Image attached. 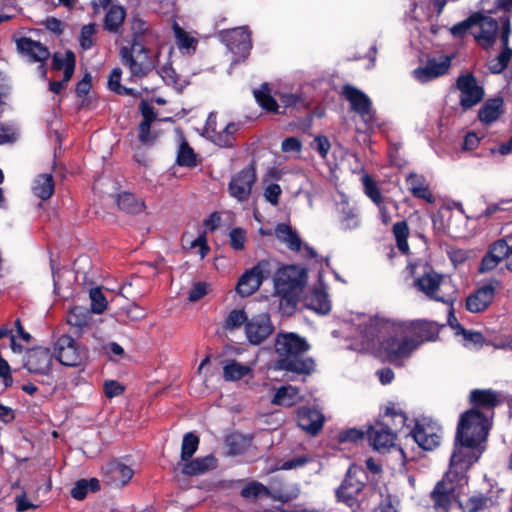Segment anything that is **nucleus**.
<instances>
[{
  "instance_id": "1",
  "label": "nucleus",
  "mask_w": 512,
  "mask_h": 512,
  "mask_svg": "<svg viewBox=\"0 0 512 512\" xmlns=\"http://www.w3.org/2000/svg\"><path fill=\"white\" fill-rule=\"evenodd\" d=\"M354 340L353 348L368 352L389 362L407 358L420 342L410 334L405 321L360 314L346 323Z\"/></svg>"
},
{
  "instance_id": "2",
  "label": "nucleus",
  "mask_w": 512,
  "mask_h": 512,
  "mask_svg": "<svg viewBox=\"0 0 512 512\" xmlns=\"http://www.w3.org/2000/svg\"><path fill=\"white\" fill-rule=\"evenodd\" d=\"M489 430V419L476 409H470L460 416L454 451L450 457L454 467L462 465L470 468L478 461L485 450Z\"/></svg>"
},
{
  "instance_id": "3",
  "label": "nucleus",
  "mask_w": 512,
  "mask_h": 512,
  "mask_svg": "<svg viewBox=\"0 0 512 512\" xmlns=\"http://www.w3.org/2000/svg\"><path fill=\"white\" fill-rule=\"evenodd\" d=\"M308 344L304 338L295 333H280L275 340V351L279 356L274 368L299 374L310 373L314 362L312 359L303 358L308 350Z\"/></svg>"
},
{
  "instance_id": "4",
  "label": "nucleus",
  "mask_w": 512,
  "mask_h": 512,
  "mask_svg": "<svg viewBox=\"0 0 512 512\" xmlns=\"http://www.w3.org/2000/svg\"><path fill=\"white\" fill-rule=\"evenodd\" d=\"M469 469L462 465L454 467L450 460L449 470L431 492L434 509L437 512H449L452 503L457 501L468 484L467 472Z\"/></svg>"
},
{
  "instance_id": "5",
  "label": "nucleus",
  "mask_w": 512,
  "mask_h": 512,
  "mask_svg": "<svg viewBox=\"0 0 512 512\" xmlns=\"http://www.w3.org/2000/svg\"><path fill=\"white\" fill-rule=\"evenodd\" d=\"M408 269L413 277V286L431 300L450 303L452 297L446 292L452 289L450 282L425 263L409 264Z\"/></svg>"
},
{
  "instance_id": "6",
  "label": "nucleus",
  "mask_w": 512,
  "mask_h": 512,
  "mask_svg": "<svg viewBox=\"0 0 512 512\" xmlns=\"http://www.w3.org/2000/svg\"><path fill=\"white\" fill-rule=\"evenodd\" d=\"M122 65L130 72L131 79L147 76L158 63V52L152 53L143 43L129 42L119 49Z\"/></svg>"
},
{
  "instance_id": "7",
  "label": "nucleus",
  "mask_w": 512,
  "mask_h": 512,
  "mask_svg": "<svg viewBox=\"0 0 512 512\" xmlns=\"http://www.w3.org/2000/svg\"><path fill=\"white\" fill-rule=\"evenodd\" d=\"M504 263L505 268L512 272V234H506L502 238L492 242L479 264V272H491Z\"/></svg>"
},
{
  "instance_id": "8",
  "label": "nucleus",
  "mask_w": 512,
  "mask_h": 512,
  "mask_svg": "<svg viewBox=\"0 0 512 512\" xmlns=\"http://www.w3.org/2000/svg\"><path fill=\"white\" fill-rule=\"evenodd\" d=\"M275 268V262L271 259L260 260L252 268L247 269L238 279L236 291L241 297L254 294L268 279Z\"/></svg>"
},
{
  "instance_id": "9",
  "label": "nucleus",
  "mask_w": 512,
  "mask_h": 512,
  "mask_svg": "<svg viewBox=\"0 0 512 512\" xmlns=\"http://www.w3.org/2000/svg\"><path fill=\"white\" fill-rule=\"evenodd\" d=\"M53 354L60 364L67 367H80L88 358L85 347L69 335H61L53 346Z\"/></svg>"
},
{
  "instance_id": "10",
  "label": "nucleus",
  "mask_w": 512,
  "mask_h": 512,
  "mask_svg": "<svg viewBox=\"0 0 512 512\" xmlns=\"http://www.w3.org/2000/svg\"><path fill=\"white\" fill-rule=\"evenodd\" d=\"M474 16L477 18L474 22L473 38L479 46L489 49L494 45L497 36H500L502 20L506 17L498 21L487 12H474Z\"/></svg>"
},
{
  "instance_id": "11",
  "label": "nucleus",
  "mask_w": 512,
  "mask_h": 512,
  "mask_svg": "<svg viewBox=\"0 0 512 512\" xmlns=\"http://www.w3.org/2000/svg\"><path fill=\"white\" fill-rule=\"evenodd\" d=\"M364 470L356 465H351L341 486L336 490L339 501L349 507H354L358 497L365 487Z\"/></svg>"
},
{
  "instance_id": "12",
  "label": "nucleus",
  "mask_w": 512,
  "mask_h": 512,
  "mask_svg": "<svg viewBox=\"0 0 512 512\" xmlns=\"http://www.w3.org/2000/svg\"><path fill=\"white\" fill-rule=\"evenodd\" d=\"M220 40L237 58L233 63L240 59H245L252 48L251 34L247 27H238L224 30L219 33Z\"/></svg>"
},
{
  "instance_id": "13",
  "label": "nucleus",
  "mask_w": 512,
  "mask_h": 512,
  "mask_svg": "<svg viewBox=\"0 0 512 512\" xmlns=\"http://www.w3.org/2000/svg\"><path fill=\"white\" fill-rule=\"evenodd\" d=\"M306 279L305 269L296 265L283 266L277 270L274 277L275 293L301 291Z\"/></svg>"
},
{
  "instance_id": "14",
  "label": "nucleus",
  "mask_w": 512,
  "mask_h": 512,
  "mask_svg": "<svg viewBox=\"0 0 512 512\" xmlns=\"http://www.w3.org/2000/svg\"><path fill=\"white\" fill-rule=\"evenodd\" d=\"M452 56L440 55L428 58L427 61L415 68L411 75L419 83L433 81L448 73L451 66Z\"/></svg>"
},
{
  "instance_id": "15",
  "label": "nucleus",
  "mask_w": 512,
  "mask_h": 512,
  "mask_svg": "<svg viewBox=\"0 0 512 512\" xmlns=\"http://www.w3.org/2000/svg\"><path fill=\"white\" fill-rule=\"evenodd\" d=\"M342 95L350 103L352 111L357 113L365 124L371 125L374 122L375 111L372 102L363 91L351 85H344Z\"/></svg>"
},
{
  "instance_id": "16",
  "label": "nucleus",
  "mask_w": 512,
  "mask_h": 512,
  "mask_svg": "<svg viewBox=\"0 0 512 512\" xmlns=\"http://www.w3.org/2000/svg\"><path fill=\"white\" fill-rule=\"evenodd\" d=\"M256 181V171L252 164L235 174L228 185L229 194L239 202L249 199Z\"/></svg>"
},
{
  "instance_id": "17",
  "label": "nucleus",
  "mask_w": 512,
  "mask_h": 512,
  "mask_svg": "<svg viewBox=\"0 0 512 512\" xmlns=\"http://www.w3.org/2000/svg\"><path fill=\"white\" fill-rule=\"evenodd\" d=\"M245 336L251 345H259L264 342L274 331L268 313H260L251 317L244 326Z\"/></svg>"
},
{
  "instance_id": "18",
  "label": "nucleus",
  "mask_w": 512,
  "mask_h": 512,
  "mask_svg": "<svg viewBox=\"0 0 512 512\" xmlns=\"http://www.w3.org/2000/svg\"><path fill=\"white\" fill-rule=\"evenodd\" d=\"M456 84L460 92V105L464 110L477 105L483 99L484 90L472 74L460 75Z\"/></svg>"
},
{
  "instance_id": "19",
  "label": "nucleus",
  "mask_w": 512,
  "mask_h": 512,
  "mask_svg": "<svg viewBox=\"0 0 512 512\" xmlns=\"http://www.w3.org/2000/svg\"><path fill=\"white\" fill-rule=\"evenodd\" d=\"M17 49L28 61L40 63L38 72L42 78H45L47 69L44 63L50 57L48 48L40 42L24 37L17 41Z\"/></svg>"
},
{
  "instance_id": "20",
  "label": "nucleus",
  "mask_w": 512,
  "mask_h": 512,
  "mask_svg": "<svg viewBox=\"0 0 512 512\" xmlns=\"http://www.w3.org/2000/svg\"><path fill=\"white\" fill-rule=\"evenodd\" d=\"M412 437L422 449L432 450L440 443L441 427L433 421L424 419L416 423Z\"/></svg>"
},
{
  "instance_id": "21",
  "label": "nucleus",
  "mask_w": 512,
  "mask_h": 512,
  "mask_svg": "<svg viewBox=\"0 0 512 512\" xmlns=\"http://www.w3.org/2000/svg\"><path fill=\"white\" fill-rule=\"evenodd\" d=\"M24 367L33 374L49 375L53 367V355L48 348L32 349L26 355Z\"/></svg>"
},
{
  "instance_id": "22",
  "label": "nucleus",
  "mask_w": 512,
  "mask_h": 512,
  "mask_svg": "<svg viewBox=\"0 0 512 512\" xmlns=\"http://www.w3.org/2000/svg\"><path fill=\"white\" fill-rule=\"evenodd\" d=\"M498 285L499 282L494 280L478 288L473 294L467 297V309L472 313L484 311L492 303Z\"/></svg>"
},
{
  "instance_id": "23",
  "label": "nucleus",
  "mask_w": 512,
  "mask_h": 512,
  "mask_svg": "<svg viewBox=\"0 0 512 512\" xmlns=\"http://www.w3.org/2000/svg\"><path fill=\"white\" fill-rule=\"evenodd\" d=\"M367 435L373 448L379 452L389 451L395 446L396 435L386 424L376 423L368 429Z\"/></svg>"
},
{
  "instance_id": "24",
  "label": "nucleus",
  "mask_w": 512,
  "mask_h": 512,
  "mask_svg": "<svg viewBox=\"0 0 512 512\" xmlns=\"http://www.w3.org/2000/svg\"><path fill=\"white\" fill-rule=\"evenodd\" d=\"M298 426L311 436L317 435L324 424V415L317 409L301 407L297 410Z\"/></svg>"
},
{
  "instance_id": "25",
  "label": "nucleus",
  "mask_w": 512,
  "mask_h": 512,
  "mask_svg": "<svg viewBox=\"0 0 512 512\" xmlns=\"http://www.w3.org/2000/svg\"><path fill=\"white\" fill-rule=\"evenodd\" d=\"M299 494V489L297 487H294L289 492L281 493V492H273L271 493L267 487H265L263 484L252 481L248 483L242 490L241 495L244 498L247 499H254L259 496L265 495L270 496L274 500H279L282 502L290 501L294 498H296Z\"/></svg>"
},
{
  "instance_id": "26",
  "label": "nucleus",
  "mask_w": 512,
  "mask_h": 512,
  "mask_svg": "<svg viewBox=\"0 0 512 512\" xmlns=\"http://www.w3.org/2000/svg\"><path fill=\"white\" fill-rule=\"evenodd\" d=\"M172 30L176 46L180 53L189 56L193 55L196 52L199 43L197 33L193 31H186L177 22L173 23Z\"/></svg>"
},
{
  "instance_id": "27",
  "label": "nucleus",
  "mask_w": 512,
  "mask_h": 512,
  "mask_svg": "<svg viewBox=\"0 0 512 512\" xmlns=\"http://www.w3.org/2000/svg\"><path fill=\"white\" fill-rule=\"evenodd\" d=\"M223 379L226 382H236L246 377L252 378L254 364H243L235 359H227L222 362Z\"/></svg>"
},
{
  "instance_id": "28",
  "label": "nucleus",
  "mask_w": 512,
  "mask_h": 512,
  "mask_svg": "<svg viewBox=\"0 0 512 512\" xmlns=\"http://www.w3.org/2000/svg\"><path fill=\"white\" fill-rule=\"evenodd\" d=\"M405 180L409 192L414 197L423 199L430 204L435 202V197L430 191L429 183L424 175L411 172Z\"/></svg>"
},
{
  "instance_id": "29",
  "label": "nucleus",
  "mask_w": 512,
  "mask_h": 512,
  "mask_svg": "<svg viewBox=\"0 0 512 512\" xmlns=\"http://www.w3.org/2000/svg\"><path fill=\"white\" fill-rule=\"evenodd\" d=\"M183 462L184 463L179 466L181 473L186 476H198L216 468V459L212 455Z\"/></svg>"
},
{
  "instance_id": "30",
  "label": "nucleus",
  "mask_w": 512,
  "mask_h": 512,
  "mask_svg": "<svg viewBox=\"0 0 512 512\" xmlns=\"http://www.w3.org/2000/svg\"><path fill=\"white\" fill-rule=\"evenodd\" d=\"M411 328L410 334L421 343L424 341H434L439 333V326L434 322L411 321L406 322Z\"/></svg>"
},
{
  "instance_id": "31",
  "label": "nucleus",
  "mask_w": 512,
  "mask_h": 512,
  "mask_svg": "<svg viewBox=\"0 0 512 512\" xmlns=\"http://www.w3.org/2000/svg\"><path fill=\"white\" fill-rule=\"evenodd\" d=\"M125 18V8L121 5H112L104 17L103 27L110 33L119 34Z\"/></svg>"
},
{
  "instance_id": "32",
  "label": "nucleus",
  "mask_w": 512,
  "mask_h": 512,
  "mask_svg": "<svg viewBox=\"0 0 512 512\" xmlns=\"http://www.w3.org/2000/svg\"><path fill=\"white\" fill-rule=\"evenodd\" d=\"M339 223L343 230H352L360 225L357 210L351 206L346 199L339 203Z\"/></svg>"
},
{
  "instance_id": "33",
  "label": "nucleus",
  "mask_w": 512,
  "mask_h": 512,
  "mask_svg": "<svg viewBox=\"0 0 512 512\" xmlns=\"http://www.w3.org/2000/svg\"><path fill=\"white\" fill-rule=\"evenodd\" d=\"M503 113V100L500 98L490 99L485 102L479 110V120L484 124L495 122Z\"/></svg>"
},
{
  "instance_id": "34",
  "label": "nucleus",
  "mask_w": 512,
  "mask_h": 512,
  "mask_svg": "<svg viewBox=\"0 0 512 512\" xmlns=\"http://www.w3.org/2000/svg\"><path fill=\"white\" fill-rule=\"evenodd\" d=\"M470 401L476 407L494 408L500 403V395L490 389H476L471 391Z\"/></svg>"
},
{
  "instance_id": "35",
  "label": "nucleus",
  "mask_w": 512,
  "mask_h": 512,
  "mask_svg": "<svg viewBox=\"0 0 512 512\" xmlns=\"http://www.w3.org/2000/svg\"><path fill=\"white\" fill-rule=\"evenodd\" d=\"M302 399L300 395V391L297 387L287 385L280 387L273 399L272 403L275 405H281V406H292L298 403Z\"/></svg>"
},
{
  "instance_id": "36",
  "label": "nucleus",
  "mask_w": 512,
  "mask_h": 512,
  "mask_svg": "<svg viewBox=\"0 0 512 512\" xmlns=\"http://www.w3.org/2000/svg\"><path fill=\"white\" fill-rule=\"evenodd\" d=\"M276 238L285 243L290 250L299 251L301 248V240L289 225L281 223L275 228Z\"/></svg>"
},
{
  "instance_id": "37",
  "label": "nucleus",
  "mask_w": 512,
  "mask_h": 512,
  "mask_svg": "<svg viewBox=\"0 0 512 512\" xmlns=\"http://www.w3.org/2000/svg\"><path fill=\"white\" fill-rule=\"evenodd\" d=\"M307 307L325 315L331 310V303L328 294L323 289H315L307 299Z\"/></svg>"
},
{
  "instance_id": "38",
  "label": "nucleus",
  "mask_w": 512,
  "mask_h": 512,
  "mask_svg": "<svg viewBox=\"0 0 512 512\" xmlns=\"http://www.w3.org/2000/svg\"><path fill=\"white\" fill-rule=\"evenodd\" d=\"M32 191L35 196L42 200L51 197L54 192V181L51 174H41L37 176L32 185Z\"/></svg>"
},
{
  "instance_id": "39",
  "label": "nucleus",
  "mask_w": 512,
  "mask_h": 512,
  "mask_svg": "<svg viewBox=\"0 0 512 512\" xmlns=\"http://www.w3.org/2000/svg\"><path fill=\"white\" fill-rule=\"evenodd\" d=\"M117 204L121 210L132 214L140 213L145 209L143 200L129 192L119 194Z\"/></svg>"
},
{
  "instance_id": "40",
  "label": "nucleus",
  "mask_w": 512,
  "mask_h": 512,
  "mask_svg": "<svg viewBox=\"0 0 512 512\" xmlns=\"http://www.w3.org/2000/svg\"><path fill=\"white\" fill-rule=\"evenodd\" d=\"M254 97L257 103L269 112H279V105L274 97L271 96V91L267 83L260 86L259 89L254 90Z\"/></svg>"
},
{
  "instance_id": "41",
  "label": "nucleus",
  "mask_w": 512,
  "mask_h": 512,
  "mask_svg": "<svg viewBox=\"0 0 512 512\" xmlns=\"http://www.w3.org/2000/svg\"><path fill=\"white\" fill-rule=\"evenodd\" d=\"M100 489L99 480L91 478L89 480H78L71 489V496L76 500H82L86 497L89 491L95 492Z\"/></svg>"
},
{
  "instance_id": "42",
  "label": "nucleus",
  "mask_w": 512,
  "mask_h": 512,
  "mask_svg": "<svg viewBox=\"0 0 512 512\" xmlns=\"http://www.w3.org/2000/svg\"><path fill=\"white\" fill-rule=\"evenodd\" d=\"M497 503V500L492 496L483 494L470 497L464 504L463 509L465 512H479Z\"/></svg>"
},
{
  "instance_id": "43",
  "label": "nucleus",
  "mask_w": 512,
  "mask_h": 512,
  "mask_svg": "<svg viewBox=\"0 0 512 512\" xmlns=\"http://www.w3.org/2000/svg\"><path fill=\"white\" fill-rule=\"evenodd\" d=\"M510 34H511L510 20H509V18H505L502 20V27H501V32H500L502 51L497 57L501 61H503V63H505L507 65L512 56V49L508 46Z\"/></svg>"
},
{
  "instance_id": "44",
  "label": "nucleus",
  "mask_w": 512,
  "mask_h": 512,
  "mask_svg": "<svg viewBox=\"0 0 512 512\" xmlns=\"http://www.w3.org/2000/svg\"><path fill=\"white\" fill-rule=\"evenodd\" d=\"M109 472L112 480L120 485L127 484L133 476V470L120 462H112L109 464Z\"/></svg>"
},
{
  "instance_id": "45",
  "label": "nucleus",
  "mask_w": 512,
  "mask_h": 512,
  "mask_svg": "<svg viewBox=\"0 0 512 512\" xmlns=\"http://www.w3.org/2000/svg\"><path fill=\"white\" fill-rule=\"evenodd\" d=\"M90 312L87 308L75 306L67 314V322L74 327L83 328L89 324Z\"/></svg>"
},
{
  "instance_id": "46",
  "label": "nucleus",
  "mask_w": 512,
  "mask_h": 512,
  "mask_svg": "<svg viewBox=\"0 0 512 512\" xmlns=\"http://www.w3.org/2000/svg\"><path fill=\"white\" fill-rule=\"evenodd\" d=\"M238 130V125L235 123L227 124L220 132H215L211 138L212 141L218 146L227 147L233 142V135Z\"/></svg>"
},
{
  "instance_id": "47",
  "label": "nucleus",
  "mask_w": 512,
  "mask_h": 512,
  "mask_svg": "<svg viewBox=\"0 0 512 512\" xmlns=\"http://www.w3.org/2000/svg\"><path fill=\"white\" fill-rule=\"evenodd\" d=\"M393 233L396 239L398 249L406 254L409 251L407 238L409 235L408 225L405 221L397 222L393 227Z\"/></svg>"
},
{
  "instance_id": "48",
  "label": "nucleus",
  "mask_w": 512,
  "mask_h": 512,
  "mask_svg": "<svg viewBox=\"0 0 512 512\" xmlns=\"http://www.w3.org/2000/svg\"><path fill=\"white\" fill-rule=\"evenodd\" d=\"M476 18L477 16H474V13H472L467 19L453 25L450 28L451 35L458 39L465 37L468 33L473 36L474 22Z\"/></svg>"
},
{
  "instance_id": "49",
  "label": "nucleus",
  "mask_w": 512,
  "mask_h": 512,
  "mask_svg": "<svg viewBox=\"0 0 512 512\" xmlns=\"http://www.w3.org/2000/svg\"><path fill=\"white\" fill-rule=\"evenodd\" d=\"M199 445V438L193 433H187L183 437L181 446V460H190L194 453L197 451Z\"/></svg>"
},
{
  "instance_id": "50",
  "label": "nucleus",
  "mask_w": 512,
  "mask_h": 512,
  "mask_svg": "<svg viewBox=\"0 0 512 512\" xmlns=\"http://www.w3.org/2000/svg\"><path fill=\"white\" fill-rule=\"evenodd\" d=\"M249 319L244 309H233L231 310L224 322V328L227 330H235L245 325Z\"/></svg>"
},
{
  "instance_id": "51",
  "label": "nucleus",
  "mask_w": 512,
  "mask_h": 512,
  "mask_svg": "<svg viewBox=\"0 0 512 512\" xmlns=\"http://www.w3.org/2000/svg\"><path fill=\"white\" fill-rule=\"evenodd\" d=\"M159 76L163 81L169 85L180 89L183 87L184 81L181 80L180 76L175 72L174 68L170 64H164L158 69Z\"/></svg>"
},
{
  "instance_id": "52",
  "label": "nucleus",
  "mask_w": 512,
  "mask_h": 512,
  "mask_svg": "<svg viewBox=\"0 0 512 512\" xmlns=\"http://www.w3.org/2000/svg\"><path fill=\"white\" fill-rule=\"evenodd\" d=\"M300 291H289L287 293H275L279 297V309L285 313L290 314L296 307L297 296Z\"/></svg>"
},
{
  "instance_id": "53",
  "label": "nucleus",
  "mask_w": 512,
  "mask_h": 512,
  "mask_svg": "<svg viewBox=\"0 0 512 512\" xmlns=\"http://www.w3.org/2000/svg\"><path fill=\"white\" fill-rule=\"evenodd\" d=\"M91 311L96 314L103 313L107 308V300L100 288H92L89 292Z\"/></svg>"
},
{
  "instance_id": "54",
  "label": "nucleus",
  "mask_w": 512,
  "mask_h": 512,
  "mask_svg": "<svg viewBox=\"0 0 512 512\" xmlns=\"http://www.w3.org/2000/svg\"><path fill=\"white\" fill-rule=\"evenodd\" d=\"M122 70L119 67L114 68L108 78L109 88L118 94H132L133 89L126 88L120 84Z\"/></svg>"
},
{
  "instance_id": "55",
  "label": "nucleus",
  "mask_w": 512,
  "mask_h": 512,
  "mask_svg": "<svg viewBox=\"0 0 512 512\" xmlns=\"http://www.w3.org/2000/svg\"><path fill=\"white\" fill-rule=\"evenodd\" d=\"M362 183L365 194L373 201V203L380 205V203L383 202V198L376 183L368 175H364L362 177Z\"/></svg>"
},
{
  "instance_id": "56",
  "label": "nucleus",
  "mask_w": 512,
  "mask_h": 512,
  "mask_svg": "<svg viewBox=\"0 0 512 512\" xmlns=\"http://www.w3.org/2000/svg\"><path fill=\"white\" fill-rule=\"evenodd\" d=\"M177 163L181 166L191 167L196 163L195 154L193 149L189 147L186 142H182L178 153H177Z\"/></svg>"
},
{
  "instance_id": "57",
  "label": "nucleus",
  "mask_w": 512,
  "mask_h": 512,
  "mask_svg": "<svg viewBox=\"0 0 512 512\" xmlns=\"http://www.w3.org/2000/svg\"><path fill=\"white\" fill-rule=\"evenodd\" d=\"M96 33V25L95 24H87L84 25L81 29L80 34V45L84 50L90 49L94 44L93 36Z\"/></svg>"
},
{
  "instance_id": "58",
  "label": "nucleus",
  "mask_w": 512,
  "mask_h": 512,
  "mask_svg": "<svg viewBox=\"0 0 512 512\" xmlns=\"http://www.w3.org/2000/svg\"><path fill=\"white\" fill-rule=\"evenodd\" d=\"M147 30L148 26L145 21L137 17L133 18L131 20L132 39L130 42L142 43V36L145 35Z\"/></svg>"
},
{
  "instance_id": "59",
  "label": "nucleus",
  "mask_w": 512,
  "mask_h": 512,
  "mask_svg": "<svg viewBox=\"0 0 512 512\" xmlns=\"http://www.w3.org/2000/svg\"><path fill=\"white\" fill-rule=\"evenodd\" d=\"M17 137L18 129L15 125L0 123V145L12 143Z\"/></svg>"
},
{
  "instance_id": "60",
  "label": "nucleus",
  "mask_w": 512,
  "mask_h": 512,
  "mask_svg": "<svg viewBox=\"0 0 512 512\" xmlns=\"http://www.w3.org/2000/svg\"><path fill=\"white\" fill-rule=\"evenodd\" d=\"M230 245L234 250H243L246 243V232L241 228H233L229 233Z\"/></svg>"
},
{
  "instance_id": "61",
  "label": "nucleus",
  "mask_w": 512,
  "mask_h": 512,
  "mask_svg": "<svg viewBox=\"0 0 512 512\" xmlns=\"http://www.w3.org/2000/svg\"><path fill=\"white\" fill-rule=\"evenodd\" d=\"M313 150H316L320 156L325 159L330 150V142L325 136H316L310 144Z\"/></svg>"
},
{
  "instance_id": "62",
  "label": "nucleus",
  "mask_w": 512,
  "mask_h": 512,
  "mask_svg": "<svg viewBox=\"0 0 512 512\" xmlns=\"http://www.w3.org/2000/svg\"><path fill=\"white\" fill-rule=\"evenodd\" d=\"M282 193L281 187L276 183L268 184L264 189V198L272 205H277L279 202V197Z\"/></svg>"
},
{
  "instance_id": "63",
  "label": "nucleus",
  "mask_w": 512,
  "mask_h": 512,
  "mask_svg": "<svg viewBox=\"0 0 512 512\" xmlns=\"http://www.w3.org/2000/svg\"><path fill=\"white\" fill-rule=\"evenodd\" d=\"M209 292V285L203 282L196 283L191 291L189 292L188 300L190 302H196L202 299Z\"/></svg>"
},
{
  "instance_id": "64",
  "label": "nucleus",
  "mask_w": 512,
  "mask_h": 512,
  "mask_svg": "<svg viewBox=\"0 0 512 512\" xmlns=\"http://www.w3.org/2000/svg\"><path fill=\"white\" fill-rule=\"evenodd\" d=\"M398 505L399 500L397 497L388 494L383 498L379 509L381 512H398Z\"/></svg>"
}]
</instances>
